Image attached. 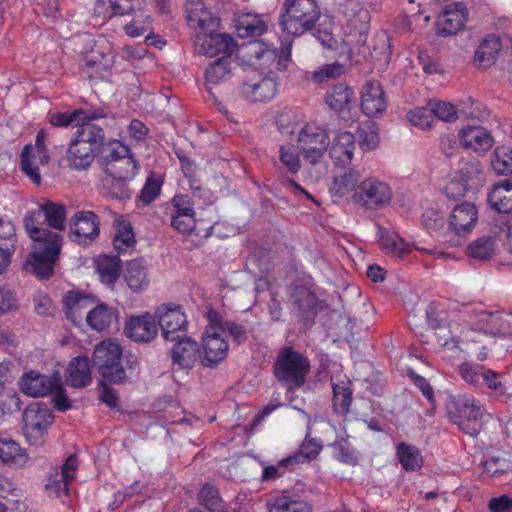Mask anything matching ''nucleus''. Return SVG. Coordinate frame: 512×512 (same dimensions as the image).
Returning <instances> with one entry per match:
<instances>
[{
  "label": "nucleus",
  "instance_id": "60",
  "mask_svg": "<svg viewBox=\"0 0 512 512\" xmlns=\"http://www.w3.org/2000/svg\"><path fill=\"white\" fill-rule=\"evenodd\" d=\"M331 447L334 451V457L343 463L350 464V465H356L358 462V458L356 456L355 450L351 446V444L348 442V440L344 438L336 439L332 444Z\"/></svg>",
  "mask_w": 512,
  "mask_h": 512
},
{
  "label": "nucleus",
  "instance_id": "17",
  "mask_svg": "<svg viewBox=\"0 0 512 512\" xmlns=\"http://www.w3.org/2000/svg\"><path fill=\"white\" fill-rule=\"evenodd\" d=\"M125 335L137 343H149L153 341L158 334V326L155 317L149 313L131 316L124 325Z\"/></svg>",
  "mask_w": 512,
  "mask_h": 512
},
{
  "label": "nucleus",
  "instance_id": "19",
  "mask_svg": "<svg viewBox=\"0 0 512 512\" xmlns=\"http://www.w3.org/2000/svg\"><path fill=\"white\" fill-rule=\"evenodd\" d=\"M58 380H60L58 374L48 376L31 370L23 374L19 385L20 390L24 394L32 397H41L51 394L57 386Z\"/></svg>",
  "mask_w": 512,
  "mask_h": 512
},
{
  "label": "nucleus",
  "instance_id": "46",
  "mask_svg": "<svg viewBox=\"0 0 512 512\" xmlns=\"http://www.w3.org/2000/svg\"><path fill=\"white\" fill-rule=\"evenodd\" d=\"M333 388V406L338 413L346 414L350 410L352 403V390L349 381H340L338 383L332 380Z\"/></svg>",
  "mask_w": 512,
  "mask_h": 512
},
{
  "label": "nucleus",
  "instance_id": "2",
  "mask_svg": "<svg viewBox=\"0 0 512 512\" xmlns=\"http://www.w3.org/2000/svg\"><path fill=\"white\" fill-rule=\"evenodd\" d=\"M187 21L190 27L198 30L196 50L208 57H227L231 59L237 48L234 38L227 33H219L220 19L209 11L202 0H191L186 7Z\"/></svg>",
  "mask_w": 512,
  "mask_h": 512
},
{
  "label": "nucleus",
  "instance_id": "57",
  "mask_svg": "<svg viewBox=\"0 0 512 512\" xmlns=\"http://www.w3.org/2000/svg\"><path fill=\"white\" fill-rule=\"evenodd\" d=\"M266 30L267 24L258 17L247 16L237 25V32L242 38L261 36Z\"/></svg>",
  "mask_w": 512,
  "mask_h": 512
},
{
  "label": "nucleus",
  "instance_id": "59",
  "mask_svg": "<svg viewBox=\"0 0 512 512\" xmlns=\"http://www.w3.org/2000/svg\"><path fill=\"white\" fill-rule=\"evenodd\" d=\"M502 374L491 369H486L483 376V385L493 392V395L500 400L508 399L507 387L502 381Z\"/></svg>",
  "mask_w": 512,
  "mask_h": 512
},
{
  "label": "nucleus",
  "instance_id": "36",
  "mask_svg": "<svg viewBox=\"0 0 512 512\" xmlns=\"http://www.w3.org/2000/svg\"><path fill=\"white\" fill-rule=\"evenodd\" d=\"M87 324L97 332L107 330L116 319L114 311L106 304H99L90 308L85 316Z\"/></svg>",
  "mask_w": 512,
  "mask_h": 512
},
{
  "label": "nucleus",
  "instance_id": "11",
  "mask_svg": "<svg viewBox=\"0 0 512 512\" xmlns=\"http://www.w3.org/2000/svg\"><path fill=\"white\" fill-rule=\"evenodd\" d=\"M355 15L354 18H358L362 23V27L359 33L358 43L360 45L359 53L364 57L369 54L372 59L387 61L391 55L390 42L388 36L381 32L377 33L372 39V47L366 45L367 37L365 36V29L369 19V13L364 9L360 3H353Z\"/></svg>",
  "mask_w": 512,
  "mask_h": 512
},
{
  "label": "nucleus",
  "instance_id": "27",
  "mask_svg": "<svg viewBox=\"0 0 512 512\" xmlns=\"http://www.w3.org/2000/svg\"><path fill=\"white\" fill-rule=\"evenodd\" d=\"M94 304V299L79 292L70 291L63 299L65 314L74 325L82 323L84 312Z\"/></svg>",
  "mask_w": 512,
  "mask_h": 512
},
{
  "label": "nucleus",
  "instance_id": "43",
  "mask_svg": "<svg viewBox=\"0 0 512 512\" xmlns=\"http://www.w3.org/2000/svg\"><path fill=\"white\" fill-rule=\"evenodd\" d=\"M138 169V162L131 152H129L126 156L119 158L115 163H113L106 172L112 177L132 180L138 173Z\"/></svg>",
  "mask_w": 512,
  "mask_h": 512
},
{
  "label": "nucleus",
  "instance_id": "64",
  "mask_svg": "<svg viewBox=\"0 0 512 512\" xmlns=\"http://www.w3.org/2000/svg\"><path fill=\"white\" fill-rule=\"evenodd\" d=\"M322 450V444L316 439L305 438L299 452L292 456H299V463L314 460Z\"/></svg>",
  "mask_w": 512,
  "mask_h": 512
},
{
  "label": "nucleus",
  "instance_id": "30",
  "mask_svg": "<svg viewBox=\"0 0 512 512\" xmlns=\"http://www.w3.org/2000/svg\"><path fill=\"white\" fill-rule=\"evenodd\" d=\"M67 383L74 388H83L92 381L90 362L87 356L74 357L67 368Z\"/></svg>",
  "mask_w": 512,
  "mask_h": 512
},
{
  "label": "nucleus",
  "instance_id": "32",
  "mask_svg": "<svg viewBox=\"0 0 512 512\" xmlns=\"http://www.w3.org/2000/svg\"><path fill=\"white\" fill-rule=\"evenodd\" d=\"M113 63L111 56L92 55L81 65L80 74L89 80L104 79L109 74Z\"/></svg>",
  "mask_w": 512,
  "mask_h": 512
},
{
  "label": "nucleus",
  "instance_id": "40",
  "mask_svg": "<svg viewBox=\"0 0 512 512\" xmlns=\"http://www.w3.org/2000/svg\"><path fill=\"white\" fill-rule=\"evenodd\" d=\"M95 264L103 283L110 285L119 278L121 261L118 256L101 255L96 259Z\"/></svg>",
  "mask_w": 512,
  "mask_h": 512
},
{
  "label": "nucleus",
  "instance_id": "44",
  "mask_svg": "<svg viewBox=\"0 0 512 512\" xmlns=\"http://www.w3.org/2000/svg\"><path fill=\"white\" fill-rule=\"evenodd\" d=\"M267 506L268 512H312L310 504L289 496L275 497L268 502Z\"/></svg>",
  "mask_w": 512,
  "mask_h": 512
},
{
  "label": "nucleus",
  "instance_id": "51",
  "mask_svg": "<svg viewBox=\"0 0 512 512\" xmlns=\"http://www.w3.org/2000/svg\"><path fill=\"white\" fill-rule=\"evenodd\" d=\"M495 249V238L483 236L470 243L467 247V252L474 259L488 260L494 255Z\"/></svg>",
  "mask_w": 512,
  "mask_h": 512
},
{
  "label": "nucleus",
  "instance_id": "58",
  "mask_svg": "<svg viewBox=\"0 0 512 512\" xmlns=\"http://www.w3.org/2000/svg\"><path fill=\"white\" fill-rule=\"evenodd\" d=\"M200 503L205 506L206 509L219 512L222 511L224 503L219 495L218 489L210 484H205L199 492Z\"/></svg>",
  "mask_w": 512,
  "mask_h": 512
},
{
  "label": "nucleus",
  "instance_id": "55",
  "mask_svg": "<svg viewBox=\"0 0 512 512\" xmlns=\"http://www.w3.org/2000/svg\"><path fill=\"white\" fill-rule=\"evenodd\" d=\"M279 161L283 168L291 174H296L301 168L298 149L291 144L279 148Z\"/></svg>",
  "mask_w": 512,
  "mask_h": 512
},
{
  "label": "nucleus",
  "instance_id": "23",
  "mask_svg": "<svg viewBox=\"0 0 512 512\" xmlns=\"http://www.w3.org/2000/svg\"><path fill=\"white\" fill-rule=\"evenodd\" d=\"M387 107L384 91L378 81H367L362 86L361 110L368 117L381 115Z\"/></svg>",
  "mask_w": 512,
  "mask_h": 512
},
{
  "label": "nucleus",
  "instance_id": "22",
  "mask_svg": "<svg viewBox=\"0 0 512 512\" xmlns=\"http://www.w3.org/2000/svg\"><path fill=\"white\" fill-rule=\"evenodd\" d=\"M171 348V359L173 365L179 369H192L199 357L198 343L186 335L179 336Z\"/></svg>",
  "mask_w": 512,
  "mask_h": 512
},
{
  "label": "nucleus",
  "instance_id": "3",
  "mask_svg": "<svg viewBox=\"0 0 512 512\" xmlns=\"http://www.w3.org/2000/svg\"><path fill=\"white\" fill-rule=\"evenodd\" d=\"M103 140V128L97 124H84L76 129L66 149L63 160L75 171L88 170L95 158L96 147Z\"/></svg>",
  "mask_w": 512,
  "mask_h": 512
},
{
  "label": "nucleus",
  "instance_id": "12",
  "mask_svg": "<svg viewBox=\"0 0 512 512\" xmlns=\"http://www.w3.org/2000/svg\"><path fill=\"white\" fill-rule=\"evenodd\" d=\"M391 198L392 191L390 186L372 177L364 179L353 194V199L356 203L370 210L384 207L390 202Z\"/></svg>",
  "mask_w": 512,
  "mask_h": 512
},
{
  "label": "nucleus",
  "instance_id": "7",
  "mask_svg": "<svg viewBox=\"0 0 512 512\" xmlns=\"http://www.w3.org/2000/svg\"><path fill=\"white\" fill-rule=\"evenodd\" d=\"M484 407L478 400L466 395H458L447 405V414L451 422L470 436H477L483 426Z\"/></svg>",
  "mask_w": 512,
  "mask_h": 512
},
{
  "label": "nucleus",
  "instance_id": "25",
  "mask_svg": "<svg viewBox=\"0 0 512 512\" xmlns=\"http://www.w3.org/2000/svg\"><path fill=\"white\" fill-rule=\"evenodd\" d=\"M355 150V136L348 131L337 133L329 150L331 159L336 165L345 166L353 158Z\"/></svg>",
  "mask_w": 512,
  "mask_h": 512
},
{
  "label": "nucleus",
  "instance_id": "14",
  "mask_svg": "<svg viewBox=\"0 0 512 512\" xmlns=\"http://www.w3.org/2000/svg\"><path fill=\"white\" fill-rule=\"evenodd\" d=\"M69 228L73 242L89 245L100 234L99 217L92 211H79L71 217Z\"/></svg>",
  "mask_w": 512,
  "mask_h": 512
},
{
  "label": "nucleus",
  "instance_id": "38",
  "mask_svg": "<svg viewBox=\"0 0 512 512\" xmlns=\"http://www.w3.org/2000/svg\"><path fill=\"white\" fill-rule=\"evenodd\" d=\"M354 98L352 89L348 85L340 83L334 85L326 92L325 102L331 109L342 111L349 108Z\"/></svg>",
  "mask_w": 512,
  "mask_h": 512
},
{
  "label": "nucleus",
  "instance_id": "45",
  "mask_svg": "<svg viewBox=\"0 0 512 512\" xmlns=\"http://www.w3.org/2000/svg\"><path fill=\"white\" fill-rule=\"evenodd\" d=\"M398 459L406 471H416L422 466V456L416 447L401 442L397 446Z\"/></svg>",
  "mask_w": 512,
  "mask_h": 512
},
{
  "label": "nucleus",
  "instance_id": "5",
  "mask_svg": "<svg viewBox=\"0 0 512 512\" xmlns=\"http://www.w3.org/2000/svg\"><path fill=\"white\" fill-rule=\"evenodd\" d=\"M310 361L302 352L292 346L282 347L273 365L277 381L288 390L301 388L310 372Z\"/></svg>",
  "mask_w": 512,
  "mask_h": 512
},
{
  "label": "nucleus",
  "instance_id": "26",
  "mask_svg": "<svg viewBox=\"0 0 512 512\" xmlns=\"http://www.w3.org/2000/svg\"><path fill=\"white\" fill-rule=\"evenodd\" d=\"M29 460L26 450L11 437L0 433V463L15 467H24Z\"/></svg>",
  "mask_w": 512,
  "mask_h": 512
},
{
  "label": "nucleus",
  "instance_id": "62",
  "mask_svg": "<svg viewBox=\"0 0 512 512\" xmlns=\"http://www.w3.org/2000/svg\"><path fill=\"white\" fill-rule=\"evenodd\" d=\"M433 118L437 117L445 122H452L457 118V110L454 105L444 101H429Z\"/></svg>",
  "mask_w": 512,
  "mask_h": 512
},
{
  "label": "nucleus",
  "instance_id": "24",
  "mask_svg": "<svg viewBox=\"0 0 512 512\" xmlns=\"http://www.w3.org/2000/svg\"><path fill=\"white\" fill-rule=\"evenodd\" d=\"M459 141L466 149L475 152H486L494 143L491 133L481 126H467L458 133Z\"/></svg>",
  "mask_w": 512,
  "mask_h": 512
},
{
  "label": "nucleus",
  "instance_id": "61",
  "mask_svg": "<svg viewBox=\"0 0 512 512\" xmlns=\"http://www.w3.org/2000/svg\"><path fill=\"white\" fill-rule=\"evenodd\" d=\"M408 119L413 126L419 127L422 130L430 129L434 122L433 114L429 105L428 107H417L409 111Z\"/></svg>",
  "mask_w": 512,
  "mask_h": 512
},
{
  "label": "nucleus",
  "instance_id": "18",
  "mask_svg": "<svg viewBox=\"0 0 512 512\" xmlns=\"http://www.w3.org/2000/svg\"><path fill=\"white\" fill-rule=\"evenodd\" d=\"M78 469L77 457L70 455L61 467V471H55L48 478L45 489L52 497L59 498L67 496L69 491V484L74 479Z\"/></svg>",
  "mask_w": 512,
  "mask_h": 512
},
{
  "label": "nucleus",
  "instance_id": "42",
  "mask_svg": "<svg viewBox=\"0 0 512 512\" xmlns=\"http://www.w3.org/2000/svg\"><path fill=\"white\" fill-rule=\"evenodd\" d=\"M135 245L136 239L131 224L125 221L118 222L113 237V247L118 255L133 251Z\"/></svg>",
  "mask_w": 512,
  "mask_h": 512
},
{
  "label": "nucleus",
  "instance_id": "13",
  "mask_svg": "<svg viewBox=\"0 0 512 512\" xmlns=\"http://www.w3.org/2000/svg\"><path fill=\"white\" fill-rule=\"evenodd\" d=\"M155 318L166 341H175L186 331L188 322L180 305H160L155 311Z\"/></svg>",
  "mask_w": 512,
  "mask_h": 512
},
{
  "label": "nucleus",
  "instance_id": "63",
  "mask_svg": "<svg viewBox=\"0 0 512 512\" xmlns=\"http://www.w3.org/2000/svg\"><path fill=\"white\" fill-rule=\"evenodd\" d=\"M111 14L124 16L142 9L143 0H107Z\"/></svg>",
  "mask_w": 512,
  "mask_h": 512
},
{
  "label": "nucleus",
  "instance_id": "4",
  "mask_svg": "<svg viewBox=\"0 0 512 512\" xmlns=\"http://www.w3.org/2000/svg\"><path fill=\"white\" fill-rule=\"evenodd\" d=\"M279 131L286 136L297 134L299 149L305 159L315 164L327 151L329 139L325 131L320 127L311 125L301 126L293 122L289 115H281L278 120Z\"/></svg>",
  "mask_w": 512,
  "mask_h": 512
},
{
  "label": "nucleus",
  "instance_id": "54",
  "mask_svg": "<svg viewBox=\"0 0 512 512\" xmlns=\"http://www.w3.org/2000/svg\"><path fill=\"white\" fill-rule=\"evenodd\" d=\"M345 72V65L339 62L324 64L313 71L312 80L317 84H323L341 77Z\"/></svg>",
  "mask_w": 512,
  "mask_h": 512
},
{
  "label": "nucleus",
  "instance_id": "52",
  "mask_svg": "<svg viewBox=\"0 0 512 512\" xmlns=\"http://www.w3.org/2000/svg\"><path fill=\"white\" fill-rule=\"evenodd\" d=\"M491 165L497 175L512 174V147H497L492 154Z\"/></svg>",
  "mask_w": 512,
  "mask_h": 512
},
{
  "label": "nucleus",
  "instance_id": "31",
  "mask_svg": "<svg viewBox=\"0 0 512 512\" xmlns=\"http://www.w3.org/2000/svg\"><path fill=\"white\" fill-rule=\"evenodd\" d=\"M502 44L500 38L496 35H488L479 44L475 56L474 65L480 69L491 67L501 51Z\"/></svg>",
  "mask_w": 512,
  "mask_h": 512
},
{
  "label": "nucleus",
  "instance_id": "16",
  "mask_svg": "<svg viewBox=\"0 0 512 512\" xmlns=\"http://www.w3.org/2000/svg\"><path fill=\"white\" fill-rule=\"evenodd\" d=\"M467 19L468 10L463 2L450 3L436 19V34L439 36L454 35L464 28Z\"/></svg>",
  "mask_w": 512,
  "mask_h": 512
},
{
  "label": "nucleus",
  "instance_id": "6",
  "mask_svg": "<svg viewBox=\"0 0 512 512\" xmlns=\"http://www.w3.org/2000/svg\"><path fill=\"white\" fill-rule=\"evenodd\" d=\"M320 15L316 0H286L280 14V25L286 33L301 36L314 28Z\"/></svg>",
  "mask_w": 512,
  "mask_h": 512
},
{
  "label": "nucleus",
  "instance_id": "50",
  "mask_svg": "<svg viewBox=\"0 0 512 512\" xmlns=\"http://www.w3.org/2000/svg\"><path fill=\"white\" fill-rule=\"evenodd\" d=\"M47 225L56 230L65 229L66 208L62 204L46 202L40 205Z\"/></svg>",
  "mask_w": 512,
  "mask_h": 512
},
{
  "label": "nucleus",
  "instance_id": "34",
  "mask_svg": "<svg viewBox=\"0 0 512 512\" xmlns=\"http://www.w3.org/2000/svg\"><path fill=\"white\" fill-rule=\"evenodd\" d=\"M361 174L358 170L350 168L349 170L335 175L330 187V192L334 196L344 197L355 193L360 184Z\"/></svg>",
  "mask_w": 512,
  "mask_h": 512
},
{
  "label": "nucleus",
  "instance_id": "33",
  "mask_svg": "<svg viewBox=\"0 0 512 512\" xmlns=\"http://www.w3.org/2000/svg\"><path fill=\"white\" fill-rule=\"evenodd\" d=\"M456 175L471 189H477L485 182L484 165L476 158L463 160Z\"/></svg>",
  "mask_w": 512,
  "mask_h": 512
},
{
  "label": "nucleus",
  "instance_id": "20",
  "mask_svg": "<svg viewBox=\"0 0 512 512\" xmlns=\"http://www.w3.org/2000/svg\"><path fill=\"white\" fill-rule=\"evenodd\" d=\"M478 221V210L470 202L457 204L450 213L449 227L458 236L472 232Z\"/></svg>",
  "mask_w": 512,
  "mask_h": 512
},
{
  "label": "nucleus",
  "instance_id": "48",
  "mask_svg": "<svg viewBox=\"0 0 512 512\" xmlns=\"http://www.w3.org/2000/svg\"><path fill=\"white\" fill-rule=\"evenodd\" d=\"M381 247L387 253L396 258H402L413 249V245L406 242L398 234H386L381 237Z\"/></svg>",
  "mask_w": 512,
  "mask_h": 512
},
{
  "label": "nucleus",
  "instance_id": "28",
  "mask_svg": "<svg viewBox=\"0 0 512 512\" xmlns=\"http://www.w3.org/2000/svg\"><path fill=\"white\" fill-rule=\"evenodd\" d=\"M130 148L117 139H107L103 131V140L96 147V158L105 171L119 158L126 156Z\"/></svg>",
  "mask_w": 512,
  "mask_h": 512
},
{
  "label": "nucleus",
  "instance_id": "56",
  "mask_svg": "<svg viewBox=\"0 0 512 512\" xmlns=\"http://www.w3.org/2000/svg\"><path fill=\"white\" fill-rule=\"evenodd\" d=\"M296 464H299V456H288L280 460L276 465L264 467L261 482H268L282 477L289 467Z\"/></svg>",
  "mask_w": 512,
  "mask_h": 512
},
{
  "label": "nucleus",
  "instance_id": "15",
  "mask_svg": "<svg viewBox=\"0 0 512 512\" xmlns=\"http://www.w3.org/2000/svg\"><path fill=\"white\" fill-rule=\"evenodd\" d=\"M202 349L201 363L205 367H215L227 357L229 344L212 322L204 332Z\"/></svg>",
  "mask_w": 512,
  "mask_h": 512
},
{
  "label": "nucleus",
  "instance_id": "53",
  "mask_svg": "<svg viewBox=\"0 0 512 512\" xmlns=\"http://www.w3.org/2000/svg\"><path fill=\"white\" fill-rule=\"evenodd\" d=\"M461 378L469 385L480 388L483 386V376L486 368L480 364L464 362L458 366Z\"/></svg>",
  "mask_w": 512,
  "mask_h": 512
},
{
  "label": "nucleus",
  "instance_id": "9",
  "mask_svg": "<svg viewBox=\"0 0 512 512\" xmlns=\"http://www.w3.org/2000/svg\"><path fill=\"white\" fill-rule=\"evenodd\" d=\"M53 422L54 415L47 404L30 403L23 411V430L28 443L35 447L42 446Z\"/></svg>",
  "mask_w": 512,
  "mask_h": 512
},
{
  "label": "nucleus",
  "instance_id": "35",
  "mask_svg": "<svg viewBox=\"0 0 512 512\" xmlns=\"http://www.w3.org/2000/svg\"><path fill=\"white\" fill-rule=\"evenodd\" d=\"M234 61L227 57H220L211 63L205 70L207 89L210 91L212 85L227 81L232 74Z\"/></svg>",
  "mask_w": 512,
  "mask_h": 512
},
{
  "label": "nucleus",
  "instance_id": "1",
  "mask_svg": "<svg viewBox=\"0 0 512 512\" xmlns=\"http://www.w3.org/2000/svg\"><path fill=\"white\" fill-rule=\"evenodd\" d=\"M46 223L41 207L28 212L24 217V227L33 240L32 252L24 268L40 279H49L61 251V236L43 227Z\"/></svg>",
  "mask_w": 512,
  "mask_h": 512
},
{
  "label": "nucleus",
  "instance_id": "29",
  "mask_svg": "<svg viewBox=\"0 0 512 512\" xmlns=\"http://www.w3.org/2000/svg\"><path fill=\"white\" fill-rule=\"evenodd\" d=\"M487 201L499 213L512 212V180L504 179L495 183L488 193Z\"/></svg>",
  "mask_w": 512,
  "mask_h": 512
},
{
  "label": "nucleus",
  "instance_id": "8",
  "mask_svg": "<svg viewBox=\"0 0 512 512\" xmlns=\"http://www.w3.org/2000/svg\"><path fill=\"white\" fill-rule=\"evenodd\" d=\"M122 349L112 340L99 343L93 351V364L100 375L113 384L123 383L126 372L121 364Z\"/></svg>",
  "mask_w": 512,
  "mask_h": 512
},
{
  "label": "nucleus",
  "instance_id": "41",
  "mask_svg": "<svg viewBox=\"0 0 512 512\" xmlns=\"http://www.w3.org/2000/svg\"><path fill=\"white\" fill-rule=\"evenodd\" d=\"M291 298L293 305L306 317L315 313L319 304L316 294L304 286L295 287Z\"/></svg>",
  "mask_w": 512,
  "mask_h": 512
},
{
  "label": "nucleus",
  "instance_id": "37",
  "mask_svg": "<svg viewBox=\"0 0 512 512\" xmlns=\"http://www.w3.org/2000/svg\"><path fill=\"white\" fill-rule=\"evenodd\" d=\"M49 162H42L38 158V153L32 151V145H25L20 156V166L23 173L36 185L41 183L39 172L40 165H47Z\"/></svg>",
  "mask_w": 512,
  "mask_h": 512
},
{
  "label": "nucleus",
  "instance_id": "39",
  "mask_svg": "<svg viewBox=\"0 0 512 512\" xmlns=\"http://www.w3.org/2000/svg\"><path fill=\"white\" fill-rule=\"evenodd\" d=\"M127 285L134 291H140L147 287V268L143 259H135L127 263L124 274Z\"/></svg>",
  "mask_w": 512,
  "mask_h": 512
},
{
  "label": "nucleus",
  "instance_id": "49",
  "mask_svg": "<svg viewBox=\"0 0 512 512\" xmlns=\"http://www.w3.org/2000/svg\"><path fill=\"white\" fill-rule=\"evenodd\" d=\"M359 147L363 151L374 150L380 141L379 130L375 122H365L357 129Z\"/></svg>",
  "mask_w": 512,
  "mask_h": 512
},
{
  "label": "nucleus",
  "instance_id": "10",
  "mask_svg": "<svg viewBox=\"0 0 512 512\" xmlns=\"http://www.w3.org/2000/svg\"><path fill=\"white\" fill-rule=\"evenodd\" d=\"M250 60L261 69H268L269 74L285 71L291 61V42L283 43L280 51L262 43L253 42L246 46Z\"/></svg>",
  "mask_w": 512,
  "mask_h": 512
},
{
  "label": "nucleus",
  "instance_id": "21",
  "mask_svg": "<svg viewBox=\"0 0 512 512\" xmlns=\"http://www.w3.org/2000/svg\"><path fill=\"white\" fill-rule=\"evenodd\" d=\"M277 91L278 82L271 75L245 80L241 87L242 95L253 102L269 101Z\"/></svg>",
  "mask_w": 512,
  "mask_h": 512
},
{
  "label": "nucleus",
  "instance_id": "47",
  "mask_svg": "<svg viewBox=\"0 0 512 512\" xmlns=\"http://www.w3.org/2000/svg\"><path fill=\"white\" fill-rule=\"evenodd\" d=\"M209 320L216 325L222 335L228 332L236 343L241 344L247 340V331L243 325L232 321H220L216 312L209 313Z\"/></svg>",
  "mask_w": 512,
  "mask_h": 512
}]
</instances>
